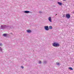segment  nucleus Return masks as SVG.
<instances>
[{
	"label": "nucleus",
	"instance_id": "6",
	"mask_svg": "<svg viewBox=\"0 0 74 74\" xmlns=\"http://www.w3.org/2000/svg\"><path fill=\"white\" fill-rule=\"evenodd\" d=\"M24 13H25V14H29V13H30V11H24Z\"/></svg>",
	"mask_w": 74,
	"mask_h": 74
},
{
	"label": "nucleus",
	"instance_id": "20",
	"mask_svg": "<svg viewBox=\"0 0 74 74\" xmlns=\"http://www.w3.org/2000/svg\"><path fill=\"white\" fill-rule=\"evenodd\" d=\"M65 16H63V17H64Z\"/></svg>",
	"mask_w": 74,
	"mask_h": 74
},
{
	"label": "nucleus",
	"instance_id": "19",
	"mask_svg": "<svg viewBox=\"0 0 74 74\" xmlns=\"http://www.w3.org/2000/svg\"><path fill=\"white\" fill-rule=\"evenodd\" d=\"M63 1H66V0H63Z\"/></svg>",
	"mask_w": 74,
	"mask_h": 74
},
{
	"label": "nucleus",
	"instance_id": "22",
	"mask_svg": "<svg viewBox=\"0 0 74 74\" xmlns=\"http://www.w3.org/2000/svg\"><path fill=\"white\" fill-rule=\"evenodd\" d=\"M57 15V14H56V15Z\"/></svg>",
	"mask_w": 74,
	"mask_h": 74
},
{
	"label": "nucleus",
	"instance_id": "8",
	"mask_svg": "<svg viewBox=\"0 0 74 74\" xmlns=\"http://www.w3.org/2000/svg\"><path fill=\"white\" fill-rule=\"evenodd\" d=\"M58 4H59V5H62V3L61 2H58Z\"/></svg>",
	"mask_w": 74,
	"mask_h": 74
},
{
	"label": "nucleus",
	"instance_id": "18",
	"mask_svg": "<svg viewBox=\"0 0 74 74\" xmlns=\"http://www.w3.org/2000/svg\"><path fill=\"white\" fill-rule=\"evenodd\" d=\"M21 68H22L23 69L24 68V67H23V66H21Z\"/></svg>",
	"mask_w": 74,
	"mask_h": 74
},
{
	"label": "nucleus",
	"instance_id": "10",
	"mask_svg": "<svg viewBox=\"0 0 74 74\" xmlns=\"http://www.w3.org/2000/svg\"><path fill=\"white\" fill-rule=\"evenodd\" d=\"M7 34H3V36H7Z\"/></svg>",
	"mask_w": 74,
	"mask_h": 74
},
{
	"label": "nucleus",
	"instance_id": "13",
	"mask_svg": "<svg viewBox=\"0 0 74 74\" xmlns=\"http://www.w3.org/2000/svg\"><path fill=\"white\" fill-rule=\"evenodd\" d=\"M56 64L58 66H59V65H60V64H59V63L58 62L56 63Z\"/></svg>",
	"mask_w": 74,
	"mask_h": 74
},
{
	"label": "nucleus",
	"instance_id": "15",
	"mask_svg": "<svg viewBox=\"0 0 74 74\" xmlns=\"http://www.w3.org/2000/svg\"><path fill=\"white\" fill-rule=\"evenodd\" d=\"M39 14H42V12L41 11H39Z\"/></svg>",
	"mask_w": 74,
	"mask_h": 74
},
{
	"label": "nucleus",
	"instance_id": "9",
	"mask_svg": "<svg viewBox=\"0 0 74 74\" xmlns=\"http://www.w3.org/2000/svg\"><path fill=\"white\" fill-rule=\"evenodd\" d=\"M69 70H73V69L71 67L69 68Z\"/></svg>",
	"mask_w": 74,
	"mask_h": 74
},
{
	"label": "nucleus",
	"instance_id": "2",
	"mask_svg": "<svg viewBox=\"0 0 74 74\" xmlns=\"http://www.w3.org/2000/svg\"><path fill=\"white\" fill-rule=\"evenodd\" d=\"M6 27H7L6 25H2L1 26V29H5Z\"/></svg>",
	"mask_w": 74,
	"mask_h": 74
},
{
	"label": "nucleus",
	"instance_id": "16",
	"mask_svg": "<svg viewBox=\"0 0 74 74\" xmlns=\"http://www.w3.org/2000/svg\"><path fill=\"white\" fill-rule=\"evenodd\" d=\"M3 45V44L2 43H1L0 42V46H2Z\"/></svg>",
	"mask_w": 74,
	"mask_h": 74
},
{
	"label": "nucleus",
	"instance_id": "3",
	"mask_svg": "<svg viewBox=\"0 0 74 74\" xmlns=\"http://www.w3.org/2000/svg\"><path fill=\"white\" fill-rule=\"evenodd\" d=\"M44 28L46 30H49V27L48 26H45L44 27Z\"/></svg>",
	"mask_w": 74,
	"mask_h": 74
},
{
	"label": "nucleus",
	"instance_id": "11",
	"mask_svg": "<svg viewBox=\"0 0 74 74\" xmlns=\"http://www.w3.org/2000/svg\"><path fill=\"white\" fill-rule=\"evenodd\" d=\"M49 28L50 29H52V26H50L49 27Z\"/></svg>",
	"mask_w": 74,
	"mask_h": 74
},
{
	"label": "nucleus",
	"instance_id": "4",
	"mask_svg": "<svg viewBox=\"0 0 74 74\" xmlns=\"http://www.w3.org/2000/svg\"><path fill=\"white\" fill-rule=\"evenodd\" d=\"M66 18H70V15L69 14H67L66 15Z\"/></svg>",
	"mask_w": 74,
	"mask_h": 74
},
{
	"label": "nucleus",
	"instance_id": "12",
	"mask_svg": "<svg viewBox=\"0 0 74 74\" xmlns=\"http://www.w3.org/2000/svg\"><path fill=\"white\" fill-rule=\"evenodd\" d=\"M47 61H44V64H47Z\"/></svg>",
	"mask_w": 74,
	"mask_h": 74
},
{
	"label": "nucleus",
	"instance_id": "17",
	"mask_svg": "<svg viewBox=\"0 0 74 74\" xmlns=\"http://www.w3.org/2000/svg\"><path fill=\"white\" fill-rule=\"evenodd\" d=\"M39 64H41L42 63H41V61H40L39 62Z\"/></svg>",
	"mask_w": 74,
	"mask_h": 74
},
{
	"label": "nucleus",
	"instance_id": "7",
	"mask_svg": "<svg viewBox=\"0 0 74 74\" xmlns=\"http://www.w3.org/2000/svg\"><path fill=\"white\" fill-rule=\"evenodd\" d=\"M27 32L28 33H32V31L30 30H27Z\"/></svg>",
	"mask_w": 74,
	"mask_h": 74
},
{
	"label": "nucleus",
	"instance_id": "1",
	"mask_svg": "<svg viewBox=\"0 0 74 74\" xmlns=\"http://www.w3.org/2000/svg\"><path fill=\"white\" fill-rule=\"evenodd\" d=\"M53 46L55 47H59V44L57 43L54 42L52 44Z\"/></svg>",
	"mask_w": 74,
	"mask_h": 74
},
{
	"label": "nucleus",
	"instance_id": "14",
	"mask_svg": "<svg viewBox=\"0 0 74 74\" xmlns=\"http://www.w3.org/2000/svg\"><path fill=\"white\" fill-rule=\"evenodd\" d=\"M2 49L1 48V47H0V51H2Z\"/></svg>",
	"mask_w": 74,
	"mask_h": 74
},
{
	"label": "nucleus",
	"instance_id": "5",
	"mask_svg": "<svg viewBox=\"0 0 74 74\" xmlns=\"http://www.w3.org/2000/svg\"><path fill=\"white\" fill-rule=\"evenodd\" d=\"M49 21L50 22H52V19L51 17H49L48 18Z\"/></svg>",
	"mask_w": 74,
	"mask_h": 74
},
{
	"label": "nucleus",
	"instance_id": "21",
	"mask_svg": "<svg viewBox=\"0 0 74 74\" xmlns=\"http://www.w3.org/2000/svg\"><path fill=\"white\" fill-rule=\"evenodd\" d=\"M54 7H55V6H53Z\"/></svg>",
	"mask_w": 74,
	"mask_h": 74
}]
</instances>
